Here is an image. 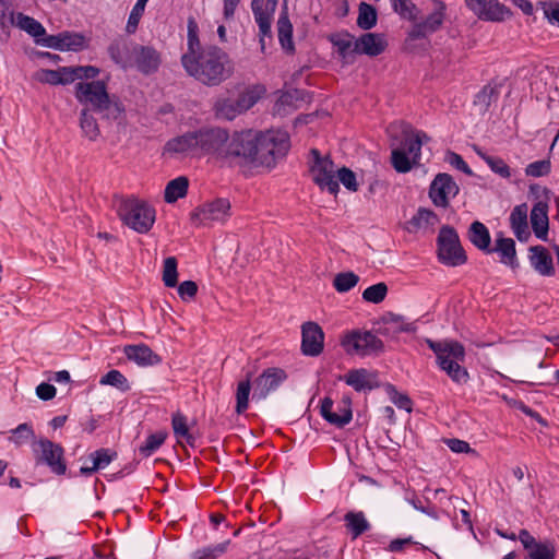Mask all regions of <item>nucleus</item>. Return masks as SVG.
Instances as JSON below:
<instances>
[{"mask_svg": "<svg viewBox=\"0 0 559 559\" xmlns=\"http://www.w3.org/2000/svg\"><path fill=\"white\" fill-rule=\"evenodd\" d=\"M186 72L206 86H217L229 79L234 63L229 55L216 45H205L195 57L182 64Z\"/></svg>", "mask_w": 559, "mask_h": 559, "instance_id": "nucleus-1", "label": "nucleus"}, {"mask_svg": "<svg viewBox=\"0 0 559 559\" xmlns=\"http://www.w3.org/2000/svg\"><path fill=\"white\" fill-rule=\"evenodd\" d=\"M74 95L81 105L99 114L104 120L119 121L126 118V107L122 100L119 96L108 93L105 80L79 82L74 86Z\"/></svg>", "mask_w": 559, "mask_h": 559, "instance_id": "nucleus-2", "label": "nucleus"}, {"mask_svg": "<svg viewBox=\"0 0 559 559\" xmlns=\"http://www.w3.org/2000/svg\"><path fill=\"white\" fill-rule=\"evenodd\" d=\"M427 346L436 355V362L440 370L456 384H466L471 377L468 370L462 366L466 358V350L462 343L454 340L437 342L426 338Z\"/></svg>", "mask_w": 559, "mask_h": 559, "instance_id": "nucleus-3", "label": "nucleus"}, {"mask_svg": "<svg viewBox=\"0 0 559 559\" xmlns=\"http://www.w3.org/2000/svg\"><path fill=\"white\" fill-rule=\"evenodd\" d=\"M257 154L253 168H275L277 162L284 159L290 150V138L286 131L266 130L255 131Z\"/></svg>", "mask_w": 559, "mask_h": 559, "instance_id": "nucleus-4", "label": "nucleus"}, {"mask_svg": "<svg viewBox=\"0 0 559 559\" xmlns=\"http://www.w3.org/2000/svg\"><path fill=\"white\" fill-rule=\"evenodd\" d=\"M257 140L255 130L252 129L229 132L223 165L253 168L257 160Z\"/></svg>", "mask_w": 559, "mask_h": 559, "instance_id": "nucleus-5", "label": "nucleus"}, {"mask_svg": "<svg viewBox=\"0 0 559 559\" xmlns=\"http://www.w3.org/2000/svg\"><path fill=\"white\" fill-rule=\"evenodd\" d=\"M117 214L126 226L139 234H147L156 219L155 209L134 195L119 198Z\"/></svg>", "mask_w": 559, "mask_h": 559, "instance_id": "nucleus-6", "label": "nucleus"}, {"mask_svg": "<svg viewBox=\"0 0 559 559\" xmlns=\"http://www.w3.org/2000/svg\"><path fill=\"white\" fill-rule=\"evenodd\" d=\"M436 242L437 259L441 264L456 267L467 262L466 251L461 245L460 236L453 226H441Z\"/></svg>", "mask_w": 559, "mask_h": 559, "instance_id": "nucleus-7", "label": "nucleus"}, {"mask_svg": "<svg viewBox=\"0 0 559 559\" xmlns=\"http://www.w3.org/2000/svg\"><path fill=\"white\" fill-rule=\"evenodd\" d=\"M420 135L427 138L423 131L416 133L413 131L411 133L404 132L400 146L392 150L391 164L396 173H409L414 166L418 165L423 146Z\"/></svg>", "mask_w": 559, "mask_h": 559, "instance_id": "nucleus-8", "label": "nucleus"}, {"mask_svg": "<svg viewBox=\"0 0 559 559\" xmlns=\"http://www.w3.org/2000/svg\"><path fill=\"white\" fill-rule=\"evenodd\" d=\"M310 155L312 162L309 163V173L312 181L321 191L326 190L329 193L336 195L340 191V183L335 178V164L330 155L322 156L318 148H311Z\"/></svg>", "mask_w": 559, "mask_h": 559, "instance_id": "nucleus-9", "label": "nucleus"}, {"mask_svg": "<svg viewBox=\"0 0 559 559\" xmlns=\"http://www.w3.org/2000/svg\"><path fill=\"white\" fill-rule=\"evenodd\" d=\"M32 452L36 465H46L56 475L66 474L64 449L60 443H56L47 438H39L33 441Z\"/></svg>", "mask_w": 559, "mask_h": 559, "instance_id": "nucleus-10", "label": "nucleus"}, {"mask_svg": "<svg viewBox=\"0 0 559 559\" xmlns=\"http://www.w3.org/2000/svg\"><path fill=\"white\" fill-rule=\"evenodd\" d=\"M341 345L347 355H379L384 352L383 342L371 331L352 330L341 338Z\"/></svg>", "mask_w": 559, "mask_h": 559, "instance_id": "nucleus-11", "label": "nucleus"}, {"mask_svg": "<svg viewBox=\"0 0 559 559\" xmlns=\"http://www.w3.org/2000/svg\"><path fill=\"white\" fill-rule=\"evenodd\" d=\"M229 131L226 128L204 126L197 129L198 150L223 165Z\"/></svg>", "mask_w": 559, "mask_h": 559, "instance_id": "nucleus-12", "label": "nucleus"}, {"mask_svg": "<svg viewBox=\"0 0 559 559\" xmlns=\"http://www.w3.org/2000/svg\"><path fill=\"white\" fill-rule=\"evenodd\" d=\"M231 204L226 198H215L197 206L190 213V221L195 226H205L211 222H224L231 216Z\"/></svg>", "mask_w": 559, "mask_h": 559, "instance_id": "nucleus-13", "label": "nucleus"}, {"mask_svg": "<svg viewBox=\"0 0 559 559\" xmlns=\"http://www.w3.org/2000/svg\"><path fill=\"white\" fill-rule=\"evenodd\" d=\"M459 192L460 187L453 177L448 173H439L429 186L428 195L433 205L445 209L450 205V199Z\"/></svg>", "mask_w": 559, "mask_h": 559, "instance_id": "nucleus-14", "label": "nucleus"}, {"mask_svg": "<svg viewBox=\"0 0 559 559\" xmlns=\"http://www.w3.org/2000/svg\"><path fill=\"white\" fill-rule=\"evenodd\" d=\"M40 46L59 51L79 52L88 48L90 39L82 33L63 31L56 35L46 33Z\"/></svg>", "mask_w": 559, "mask_h": 559, "instance_id": "nucleus-15", "label": "nucleus"}, {"mask_svg": "<svg viewBox=\"0 0 559 559\" xmlns=\"http://www.w3.org/2000/svg\"><path fill=\"white\" fill-rule=\"evenodd\" d=\"M465 5L481 21L503 22L509 20L513 12L499 0H464Z\"/></svg>", "mask_w": 559, "mask_h": 559, "instance_id": "nucleus-16", "label": "nucleus"}, {"mask_svg": "<svg viewBox=\"0 0 559 559\" xmlns=\"http://www.w3.org/2000/svg\"><path fill=\"white\" fill-rule=\"evenodd\" d=\"M288 373L280 367H269L253 380L252 399L260 401L276 391L286 380Z\"/></svg>", "mask_w": 559, "mask_h": 559, "instance_id": "nucleus-17", "label": "nucleus"}, {"mask_svg": "<svg viewBox=\"0 0 559 559\" xmlns=\"http://www.w3.org/2000/svg\"><path fill=\"white\" fill-rule=\"evenodd\" d=\"M334 402L330 396H325L320 402V415L321 417L337 428H344L353 419L352 409V396L350 394H343L341 401L337 404V409L342 411V414L333 413Z\"/></svg>", "mask_w": 559, "mask_h": 559, "instance_id": "nucleus-18", "label": "nucleus"}, {"mask_svg": "<svg viewBox=\"0 0 559 559\" xmlns=\"http://www.w3.org/2000/svg\"><path fill=\"white\" fill-rule=\"evenodd\" d=\"M433 11L421 22L415 23L407 34L409 40L426 38L439 31L445 20L447 5L442 0H433Z\"/></svg>", "mask_w": 559, "mask_h": 559, "instance_id": "nucleus-19", "label": "nucleus"}, {"mask_svg": "<svg viewBox=\"0 0 559 559\" xmlns=\"http://www.w3.org/2000/svg\"><path fill=\"white\" fill-rule=\"evenodd\" d=\"M301 353L305 356L317 357L324 348V332L313 321L305 322L301 326Z\"/></svg>", "mask_w": 559, "mask_h": 559, "instance_id": "nucleus-20", "label": "nucleus"}, {"mask_svg": "<svg viewBox=\"0 0 559 559\" xmlns=\"http://www.w3.org/2000/svg\"><path fill=\"white\" fill-rule=\"evenodd\" d=\"M388 45L385 34L367 32L355 40L352 52L374 58L383 53Z\"/></svg>", "mask_w": 559, "mask_h": 559, "instance_id": "nucleus-21", "label": "nucleus"}, {"mask_svg": "<svg viewBox=\"0 0 559 559\" xmlns=\"http://www.w3.org/2000/svg\"><path fill=\"white\" fill-rule=\"evenodd\" d=\"M340 380H343L356 392H369L380 388L378 372L369 371L366 368L352 369L343 377H340Z\"/></svg>", "mask_w": 559, "mask_h": 559, "instance_id": "nucleus-22", "label": "nucleus"}, {"mask_svg": "<svg viewBox=\"0 0 559 559\" xmlns=\"http://www.w3.org/2000/svg\"><path fill=\"white\" fill-rule=\"evenodd\" d=\"M277 37L282 50L287 56H294L296 53V47L293 39L294 26L290 22L288 14L287 1H284L277 23Z\"/></svg>", "mask_w": 559, "mask_h": 559, "instance_id": "nucleus-23", "label": "nucleus"}, {"mask_svg": "<svg viewBox=\"0 0 559 559\" xmlns=\"http://www.w3.org/2000/svg\"><path fill=\"white\" fill-rule=\"evenodd\" d=\"M549 204L547 200H539L533 204L530 219L535 237L542 241L548 240L549 233Z\"/></svg>", "mask_w": 559, "mask_h": 559, "instance_id": "nucleus-24", "label": "nucleus"}, {"mask_svg": "<svg viewBox=\"0 0 559 559\" xmlns=\"http://www.w3.org/2000/svg\"><path fill=\"white\" fill-rule=\"evenodd\" d=\"M135 64L138 70L150 75L158 71L162 63L160 53L152 46L135 45Z\"/></svg>", "mask_w": 559, "mask_h": 559, "instance_id": "nucleus-25", "label": "nucleus"}, {"mask_svg": "<svg viewBox=\"0 0 559 559\" xmlns=\"http://www.w3.org/2000/svg\"><path fill=\"white\" fill-rule=\"evenodd\" d=\"M502 87V82L490 80L474 95L473 105L481 115L489 112L491 105L498 103Z\"/></svg>", "mask_w": 559, "mask_h": 559, "instance_id": "nucleus-26", "label": "nucleus"}, {"mask_svg": "<svg viewBox=\"0 0 559 559\" xmlns=\"http://www.w3.org/2000/svg\"><path fill=\"white\" fill-rule=\"evenodd\" d=\"M498 253L500 262L512 270L520 266L516 255V243L514 239L504 237L502 231L497 233L495 247L491 246V253Z\"/></svg>", "mask_w": 559, "mask_h": 559, "instance_id": "nucleus-27", "label": "nucleus"}, {"mask_svg": "<svg viewBox=\"0 0 559 559\" xmlns=\"http://www.w3.org/2000/svg\"><path fill=\"white\" fill-rule=\"evenodd\" d=\"M123 353L129 360L134 361L140 367L156 366L162 362V357L144 343L126 345Z\"/></svg>", "mask_w": 559, "mask_h": 559, "instance_id": "nucleus-28", "label": "nucleus"}, {"mask_svg": "<svg viewBox=\"0 0 559 559\" xmlns=\"http://www.w3.org/2000/svg\"><path fill=\"white\" fill-rule=\"evenodd\" d=\"M528 206L526 203L518 204L511 211L509 222L510 227L520 242H526L531 238L527 222Z\"/></svg>", "mask_w": 559, "mask_h": 559, "instance_id": "nucleus-29", "label": "nucleus"}, {"mask_svg": "<svg viewBox=\"0 0 559 559\" xmlns=\"http://www.w3.org/2000/svg\"><path fill=\"white\" fill-rule=\"evenodd\" d=\"M530 262L533 269L543 276H554L556 273L550 252L540 245L532 246L530 249Z\"/></svg>", "mask_w": 559, "mask_h": 559, "instance_id": "nucleus-30", "label": "nucleus"}, {"mask_svg": "<svg viewBox=\"0 0 559 559\" xmlns=\"http://www.w3.org/2000/svg\"><path fill=\"white\" fill-rule=\"evenodd\" d=\"M263 3L264 0H252L251 1V10L254 16V21L259 27V43L261 46V51L265 50V37L272 39V20L273 15L270 13L263 12Z\"/></svg>", "mask_w": 559, "mask_h": 559, "instance_id": "nucleus-31", "label": "nucleus"}, {"mask_svg": "<svg viewBox=\"0 0 559 559\" xmlns=\"http://www.w3.org/2000/svg\"><path fill=\"white\" fill-rule=\"evenodd\" d=\"M118 457V453L116 450L110 448H100L90 453V459L92 460V466H82L80 468V474L88 477L95 474L96 472L104 469L107 467L112 461Z\"/></svg>", "mask_w": 559, "mask_h": 559, "instance_id": "nucleus-32", "label": "nucleus"}, {"mask_svg": "<svg viewBox=\"0 0 559 559\" xmlns=\"http://www.w3.org/2000/svg\"><path fill=\"white\" fill-rule=\"evenodd\" d=\"M198 150L197 130L169 139L164 151L170 154H185Z\"/></svg>", "mask_w": 559, "mask_h": 559, "instance_id": "nucleus-33", "label": "nucleus"}, {"mask_svg": "<svg viewBox=\"0 0 559 559\" xmlns=\"http://www.w3.org/2000/svg\"><path fill=\"white\" fill-rule=\"evenodd\" d=\"M439 223V216L430 209L420 206L411 219L405 223V230L416 234L423 228L433 227Z\"/></svg>", "mask_w": 559, "mask_h": 559, "instance_id": "nucleus-34", "label": "nucleus"}, {"mask_svg": "<svg viewBox=\"0 0 559 559\" xmlns=\"http://www.w3.org/2000/svg\"><path fill=\"white\" fill-rule=\"evenodd\" d=\"M469 241L481 252L491 253V237L487 226L479 222H473L467 231Z\"/></svg>", "mask_w": 559, "mask_h": 559, "instance_id": "nucleus-35", "label": "nucleus"}, {"mask_svg": "<svg viewBox=\"0 0 559 559\" xmlns=\"http://www.w3.org/2000/svg\"><path fill=\"white\" fill-rule=\"evenodd\" d=\"M204 46H201L199 38V25L194 16L187 20V52L181 56V64L195 57Z\"/></svg>", "mask_w": 559, "mask_h": 559, "instance_id": "nucleus-36", "label": "nucleus"}, {"mask_svg": "<svg viewBox=\"0 0 559 559\" xmlns=\"http://www.w3.org/2000/svg\"><path fill=\"white\" fill-rule=\"evenodd\" d=\"M14 25L26 32L31 37H33L35 44L39 46L41 44V40L39 39H44L47 33L46 28L40 22L22 12L16 13Z\"/></svg>", "mask_w": 559, "mask_h": 559, "instance_id": "nucleus-37", "label": "nucleus"}, {"mask_svg": "<svg viewBox=\"0 0 559 559\" xmlns=\"http://www.w3.org/2000/svg\"><path fill=\"white\" fill-rule=\"evenodd\" d=\"M266 94V87L263 84H253L246 87L239 93L235 99V105L240 108L242 112H246L252 108L264 95Z\"/></svg>", "mask_w": 559, "mask_h": 559, "instance_id": "nucleus-38", "label": "nucleus"}, {"mask_svg": "<svg viewBox=\"0 0 559 559\" xmlns=\"http://www.w3.org/2000/svg\"><path fill=\"white\" fill-rule=\"evenodd\" d=\"M345 527L354 540L371 528L362 511H348L344 515Z\"/></svg>", "mask_w": 559, "mask_h": 559, "instance_id": "nucleus-39", "label": "nucleus"}, {"mask_svg": "<svg viewBox=\"0 0 559 559\" xmlns=\"http://www.w3.org/2000/svg\"><path fill=\"white\" fill-rule=\"evenodd\" d=\"M189 189V179L186 176H179L167 182L164 191V201L168 204L177 202L187 195Z\"/></svg>", "mask_w": 559, "mask_h": 559, "instance_id": "nucleus-40", "label": "nucleus"}, {"mask_svg": "<svg viewBox=\"0 0 559 559\" xmlns=\"http://www.w3.org/2000/svg\"><path fill=\"white\" fill-rule=\"evenodd\" d=\"M252 376L251 371L247 372L246 378L240 380L237 384L236 390V406L235 412L237 415H242L249 408V397L252 386Z\"/></svg>", "mask_w": 559, "mask_h": 559, "instance_id": "nucleus-41", "label": "nucleus"}, {"mask_svg": "<svg viewBox=\"0 0 559 559\" xmlns=\"http://www.w3.org/2000/svg\"><path fill=\"white\" fill-rule=\"evenodd\" d=\"M343 35L348 39H343L337 34H331L328 39L334 47H336L337 55L343 62L349 64L354 62V56L356 55L352 52V47H354L352 39L354 36L348 31H345Z\"/></svg>", "mask_w": 559, "mask_h": 559, "instance_id": "nucleus-42", "label": "nucleus"}, {"mask_svg": "<svg viewBox=\"0 0 559 559\" xmlns=\"http://www.w3.org/2000/svg\"><path fill=\"white\" fill-rule=\"evenodd\" d=\"M108 56L110 59L122 69H127L131 66L129 59V47L124 39L116 38L111 40L107 48Z\"/></svg>", "mask_w": 559, "mask_h": 559, "instance_id": "nucleus-43", "label": "nucleus"}, {"mask_svg": "<svg viewBox=\"0 0 559 559\" xmlns=\"http://www.w3.org/2000/svg\"><path fill=\"white\" fill-rule=\"evenodd\" d=\"M474 151L488 165L492 173L504 179H509L511 177V168L503 158L499 156H491L477 146H474Z\"/></svg>", "mask_w": 559, "mask_h": 559, "instance_id": "nucleus-44", "label": "nucleus"}, {"mask_svg": "<svg viewBox=\"0 0 559 559\" xmlns=\"http://www.w3.org/2000/svg\"><path fill=\"white\" fill-rule=\"evenodd\" d=\"M168 432L166 430H158L146 437L145 441L138 448L139 455L142 459H147L153 455L166 441Z\"/></svg>", "mask_w": 559, "mask_h": 559, "instance_id": "nucleus-45", "label": "nucleus"}, {"mask_svg": "<svg viewBox=\"0 0 559 559\" xmlns=\"http://www.w3.org/2000/svg\"><path fill=\"white\" fill-rule=\"evenodd\" d=\"M171 426L174 435L178 440L183 439L189 445L194 447L195 437L190 432L188 419L185 414L179 411L174 413L171 416Z\"/></svg>", "mask_w": 559, "mask_h": 559, "instance_id": "nucleus-46", "label": "nucleus"}, {"mask_svg": "<svg viewBox=\"0 0 559 559\" xmlns=\"http://www.w3.org/2000/svg\"><path fill=\"white\" fill-rule=\"evenodd\" d=\"M357 26L360 29L369 31L378 23V11L376 7L367 2H360L358 5Z\"/></svg>", "mask_w": 559, "mask_h": 559, "instance_id": "nucleus-47", "label": "nucleus"}, {"mask_svg": "<svg viewBox=\"0 0 559 559\" xmlns=\"http://www.w3.org/2000/svg\"><path fill=\"white\" fill-rule=\"evenodd\" d=\"M93 114L88 108H83L80 112V128L90 141H96L100 134L98 122Z\"/></svg>", "mask_w": 559, "mask_h": 559, "instance_id": "nucleus-48", "label": "nucleus"}, {"mask_svg": "<svg viewBox=\"0 0 559 559\" xmlns=\"http://www.w3.org/2000/svg\"><path fill=\"white\" fill-rule=\"evenodd\" d=\"M213 110L217 119L231 121L240 114H243L235 100L230 98H219L214 103Z\"/></svg>", "mask_w": 559, "mask_h": 559, "instance_id": "nucleus-49", "label": "nucleus"}, {"mask_svg": "<svg viewBox=\"0 0 559 559\" xmlns=\"http://www.w3.org/2000/svg\"><path fill=\"white\" fill-rule=\"evenodd\" d=\"M16 14L10 11L9 0H0V40L10 38V28L15 23Z\"/></svg>", "mask_w": 559, "mask_h": 559, "instance_id": "nucleus-50", "label": "nucleus"}, {"mask_svg": "<svg viewBox=\"0 0 559 559\" xmlns=\"http://www.w3.org/2000/svg\"><path fill=\"white\" fill-rule=\"evenodd\" d=\"M384 390L397 408L404 409L407 413L413 411V401L408 394L399 392L396 386L389 382L384 384Z\"/></svg>", "mask_w": 559, "mask_h": 559, "instance_id": "nucleus-51", "label": "nucleus"}, {"mask_svg": "<svg viewBox=\"0 0 559 559\" xmlns=\"http://www.w3.org/2000/svg\"><path fill=\"white\" fill-rule=\"evenodd\" d=\"M99 383L102 385H111L121 392H128L131 389L128 379L117 369H111L105 373L100 378Z\"/></svg>", "mask_w": 559, "mask_h": 559, "instance_id": "nucleus-52", "label": "nucleus"}, {"mask_svg": "<svg viewBox=\"0 0 559 559\" xmlns=\"http://www.w3.org/2000/svg\"><path fill=\"white\" fill-rule=\"evenodd\" d=\"M359 282V276L353 271L341 272L335 275L333 286L337 293H347Z\"/></svg>", "mask_w": 559, "mask_h": 559, "instance_id": "nucleus-53", "label": "nucleus"}, {"mask_svg": "<svg viewBox=\"0 0 559 559\" xmlns=\"http://www.w3.org/2000/svg\"><path fill=\"white\" fill-rule=\"evenodd\" d=\"M230 540H225L216 545H210L197 549L193 552V559H217L227 551Z\"/></svg>", "mask_w": 559, "mask_h": 559, "instance_id": "nucleus-54", "label": "nucleus"}, {"mask_svg": "<svg viewBox=\"0 0 559 559\" xmlns=\"http://www.w3.org/2000/svg\"><path fill=\"white\" fill-rule=\"evenodd\" d=\"M557 549L552 540L539 542L536 548L528 551L526 559H556Z\"/></svg>", "mask_w": 559, "mask_h": 559, "instance_id": "nucleus-55", "label": "nucleus"}, {"mask_svg": "<svg viewBox=\"0 0 559 559\" xmlns=\"http://www.w3.org/2000/svg\"><path fill=\"white\" fill-rule=\"evenodd\" d=\"M392 9L402 19L415 21L417 19L418 8L412 0H391Z\"/></svg>", "mask_w": 559, "mask_h": 559, "instance_id": "nucleus-56", "label": "nucleus"}, {"mask_svg": "<svg viewBox=\"0 0 559 559\" xmlns=\"http://www.w3.org/2000/svg\"><path fill=\"white\" fill-rule=\"evenodd\" d=\"M178 261L175 257H168L164 260L163 282L168 288H174L178 285Z\"/></svg>", "mask_w": 559, "mask_h": 559, "instance_id": "nucleus-57", "label": "nucleus"}, {"mask_svg": "<svg viewBox=\"0 0 559 559\" xmlns=\"http://www.w3.org/2000/svg\"><path fill=\"white\" fill-rule=\"evenodd\" d=\"M417 325L415 322H408L407 324H400L397 326H391L386 324H378L376 333L385 337L394 338L400 333H416Z\"/></svg>", "mask_w": 559, "mask_h": 559, "instance_id": "nucleus-58", "label": "nucleus"}, {"mask_svg": "<svg viewBox=\"0 0 559 559\" xmlns=\"http://www.w3.org/2000/svg\"><path fill=\"white\" fill-rule=\"evenodd\" d=\"M34 79L43 84L49 85H68L69 80H62L60 75V67L56 70L40 69L34 75Z\"/></svg>", "mask_w": 559, "mask_h": 559, "instance_id": "nucleus-59", "label": "nucleus"}, {"mask_svg": "<svg viewBox=\"0 0 559 559\" xmlns=\"http://www.w3.org/2000/svg\"><path fill=\"white\" fill-rule=\"evenodd\" d=\"M388 295V286L384 282H380L367 287L362 292V299L371 304L382 302Z\"/></svg>", "mask_w": 559, "mask_h": 559, "instance_id": "nucleus-60", "label": "nucleus"}, {"mask_svg": "<svg viewBox=\"0 0 559 559\" xmlns=\"http://www.w3.org/2000/svg\"><path fill=\"white\" fill-rule=\"evenodd\" d=\"M12 436L10 440L17 447L26 443L29 439L35 440V431L31 424L23 423L20 424L16 428L11 430Z\"/></svg>", "mask_w": 559, "mask_h": 559, "instance_id": "nucleus-61", "label": "nucleus"}, {"mask_svg": "<svg viewBox=\"0 0 559 559\" xmlns=\"http://www.w3.org/2000/svg\"><path fill=\"white\" fill-rule=\"evenodd\" d=\"M145 7L146 2H144L143 0H136L135 4L133 5L129 14L128 22L126 25V31L128 34H134L136 32L140 20L144 14Z\"/></svg>", "mask_w": 559, "mask_h": 559, "instance_id": "nucleus-62", "label": "nucleus"}, {"mask_svg": "<svg viewBox=\"0 0 559 559\" xmlns=\"http://www.w3.org/2000/svg\"><path fill=\"white\" fill-rule=\"evenodd\" d=\"M551 171L550 158L535 160L525 167V175L528 177L539 178L548 176Z\"/></svg>", "mask_w": 559, "mask_h": 559, "instance_id": "nucleus-63", "label": "nucleus"}, {"mask_svg": "<svg viewBox=\"0 0 559 559\" xmlns=\"http://www.w3.org/2000/svg\"><path fill=\"white\" fill-rule=\"evenodd\" d=\"M337 181L341 182L347 190L352 192L358 191L359 185L357 182L356 174L348 167L343 166L336 170Z\"/></svg>", "mask_w": 559, "mask_h": 559, "instance_id": "nucleus-64", "label": "nucleus"}]
</instances>
